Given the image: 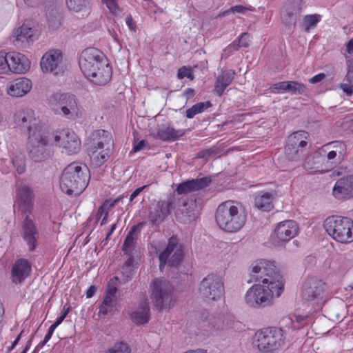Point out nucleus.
Wrapping results in <instances>:
<instances>
[{
  "label": "nucleus",
  "instance_id": "6ab92c4d",
  "mask_svg": "<svg viewBox=\"0 0 353 353\" xmlns=\"http://www.w3.org/2000/svg\"><path fill=\"white\" fill-rule=\"evenodd\" d=\"M174 201V196H168L167 200L159 201L155 208L149 212V221L152 224L161 223L170 214Z\"/></svg>",
  "mask_w": 353,
  "mask_h": 353
},
{
  "label": "nucleus",
  "instance_id": "338daca9",
  "mask_svg": "<svg viewBox=\"0 0 353 353\" xmlns=\"http://www.w3.org/2000/svg\"><path fill=\"white\" fill-rule=\"evenodd\" d=\"M145 145V141L144 140H141L137 144H135L133 148L134 152H137L141 150L144 148Z\"/></svg>",
  "mask_w": 353,
  "mask_h": 353
},
{
  "label": "nucleus",
  "instance_id": "a211bd4d",
  "mask_svg": "<svg viewBox=\"0 0 353 353\" xmlns=\"http://www.w3.org/2000/svg\"><path fill=\"white\" fill-rule=\"evenodd\" d=\"M54 141L63 147L68 154H76L79 152L81 141L74 131L63 129L54 136Z\"/></svg>",
  "mask_w": 353,
  "mask_h": 353
},
{
  "label": "nucleus",
  "instance_id": "3c124183",
  "mask_svg": "<svg viewBox=\"0 0 353 353\" xmlns=\"http://www.w3.org/2000/svg\"><path fill=\"white\" fill-rule=\"evenodd\" d=\"M287 81L276 83L270 87L272 93L287 92Z\"/></svg>",
  "mask_w": 353,
  "mask_h": 353
},
{
  "label": "nucleus",
  "instance_id": "0eeeda50",
  "mask_svg": "<svg viewBox=\"0 0 353 353\" xmlns=\"http://www.w3.org/2000/svg\"><path fill=\"white\" fill-rule=\"evenodd\" d=\"M48 104L54 111L68 119L75 120L82 117L81 108L73 94L54 93L49 97Z\"/></svg>",
  "mask_w": 353,
  "mask_h": 353
},
{
  "label": "nucleus",
  "instance_id": "ea45409f",
  "mask_svg": "<svg viewBox=\"0 0 353 353\" xmlns=\"http://www.w3.org/2000/svg\"><path fill=\"white\" fill-rule=\"evenodd\" d=\"M287 92L292 94H307L308 90L306 86L298 81H287Z\"/></svg>",
  "mask_w": 353,
  "mask_h": 353
},
{
  "label": "nucleus",
  "instance_id": "5701e85b",
  "mask_svg": "<svg viewBox=\"0 0 353 353\" xmlns=\"http://www.w3.org/2000/svg\"><path fill=\"white\" fill-rule=\"evenodd\" d=\"M8 71L14 73H24L30 68L28 59L23 54L16 52H10L6 54Z\"/></svg>",
  "mask_w": 353,
  "mask_h": 353
},
{
  "label": "nucleus",
  "instance_id": "680f3d73",
  "mask_svg": "<svg viewBox=\"0 0 353 353\" xmlns=\"http://www.w3.org/2000/svg\"><path fill=\"white\" fill-rule=\"evenodd\" d=\"M147 188V185H143L142 187L137 188L130 196L129 201L132 203L143 190Z\"/></svg>",
  "mask_w": 353,
  "mask_h": 353
},
{
  "label": "nucleus",
  "instance_id": "69168bd1",
  "mask_svg": "<svg viewBox=\"0 0 353 353\" xmlns=\"http://www.w3.org/2000/svg\"><path fill=\"white\" fill-rule=\"evenodd\" d=\"M44 0H23L24 3L30 7H37L43 2Z\"/></svg>",
  "mask_w": 353,
  "mask_h": 353
},
{
  "label": "nucleus",
  "instance_id": "c85d7f7f",
  "mask_svg": "<svg viewBox=\"0 0 353 353\" xmlns=\"http://www.w3.org/2000/svg\"><path fill=\"white\" fill-rule=\"evenodd\" d=\"M23 239L29 246V250L32 251L39 237L37 230L32 220L27 216L23 225Z\"/></svg>",
  "mask_w": 353,
  "mask_h": 353
},
{
  "label": "nucleus",
  "instance_id": "e2e57ef3",
  "mask_svg": "<svg viewBox=\"0 0 353 353\" xmlns=\"http://www.w3.org/2000/svg\"><path fill=\"white\" fill-rule=\"evenodd\" d=\"M325 77V74L324 73H319L313 77L310 78L309 79V82L311 83H316L318 82L321 81L323 79H324Z\"/></svg>",
  "mask_w": 353,
  "mask_h": 353
},
{
  "label": "nucleus",
  "instance_id": "8fccbe9b",
  "mask_svg": "<svg viewBox=\"0 0 353 353\" xmlns=\"http://www.w3.org/2000/svg\"><path fill=\"white\" fill-rule=\"evenodd\" d=\"M177 77L179 79L187 77L190 80H193L194 78L191 68L185 66H183L178 70Z\"/></svg>",
  "mask_w": 353,
  "mask_h": 353
},
{
  "label": "nucleus",
  "instance_id": "6e6d98bb",
  "mask_svg": "<svg viewBox=\"0 0 353 353\" xmlns=\"http://www.w3.org/2000/svg\"><path fill=\"white\" fill-rule=\"evenodd\" d=\"M122 198V196H120L113 200L107 199L101 205L108 212V210L114 207L119 201H120Z\"/></svg>",
  "mask_w": 353,
  "mask_h": 353
},
{
  "label": "nucleus",
  "instance_id": "cd10ccee",
  "mask_svg": "<svg viewBox=\"0 0 353 353\" xmlns=\"http://www.w3.org/2000/svg\"><path fill=\"white\" fill-rule=\"evenodd\" d=\"M31 267L27 260L18 259L12 268V279L14 283L22 282L30 274Z\"/></svg>",
  "mask_w": 353,
  "mask_h": 353
},
{
  "label": "nucleus",
  "instance_id": "37998d69",
  "mask_svg": "<svg viewBox=\"0 0 353 353\" xmlns=\"http://www.w3.org/2000/svg\"><path fill=\"white\" fill-rule=\"evenodd\" d=\"M211 106L210 101L200 102L194 105L186 110V117L188 119L193 118L196 114L202 112L205 109Z\"/></svg>",
  "mask_w": 353,
  "mask_h": 353
},
{
  "label": "nucleus",
  "instance_id": "6e6552de",
  "mask_svg": "<svg viewBox=\"0 0 353 353\" xmlns=\"http://www.w3.org/2000/svg\"><path fill=\"white\" fill-rule=\"evenodd\" d=\"M327 233L334 240L342 243L353 241V221L347 217L331 216L323 223Z\"/></svg>",
  "mask_w": 353,
  "mask_h": 353
},
{
  "label": "nucleus",
  "instance_id": "39448f33",
  "mask_svg": "<svg viewBox=\"0 0 353 353\" xmlns=\"http://www.w3.org/2000/svg\"><path fill=\"white\" fill-rule=\"evenodd\" d=\"M50 138L49 132L42 127H36L28 135L27 150L29 157L41 162L50 156Z\"/></svg>",
  "mask_w": 353,
  "mask_h": 353
},
{
  "label": "nucleus",
  "instance_id": "bf43d9fd",
  "mask_svg": "<svg viewBox=\"0 0 353 353\" xmlns=\"http://www.w3.org/2000/svg\"><path fill=\"white\" fill-rule=\"evenodd\" d=\"M106 4L110 11L112 13H115L118 10V6L114 0H103Z\"/></svg>",
  "mask_w": 353,
  "mask_h": 353
},
{
  "label": "nucleus",
  "instance_id": "a19ab883",
  "mask_svg": "<svg viewBox=\"0 0 353 353\" xmlns=\"http://www.w3.org/2000/svg\"><path fill=\"white\" fill-rule=\"evenodd\" d=\"M250 42V35L248 33H242L238 40L233 41L228 46L225 50L230 52L232 50H238L240 48H246Z\"/></svg>",
  "mask_w": 353,
  "mask_h": 353
},
{
  "label": "nucleus",
  "instance_id": "412c9836",
  "mask_svg": "<svg viewBox=\"0 0 353 353\" xmlns=\"http://www.w3.org/2000/svg\"><path fill=\"white\" fill-rule=\"evenodd\" d=\"M333 196L338 199L353 198V174L339 179L332 189Z\"/></svg>",
  "mask_w": 353,
  "mask_h": 353
},
{
  "label": "nucleus",
  "instance_id": "ddd939ff",
  "mask_svg": "<svg viewBox=\"0 0 353 353\" xmlns=\"http://www.w3.org/2000/svg\"><path fill=\"white\" fill-rule=\"evenodd\" d=\"M325 283L316 278L307 279L304 283L301 296L303 300L313 306L321 305L325 302Z\"/></svg>",
  "mask_w": 353,
  "mask_h": 353
},
{
  "label": "nucleus",
  "instance_id": "2eb2a0df",
  "mask_svg": "<svg viewBox=\"0 0 353 353\" xmlns=\"http://www.w3.org/2000/svg\"><path fill=\"white\" fill-rule=\"evenodd\" d=\"M106 62V59L102 52L94 48H89L82 51L79 64L81 72L86 77Z\"/></svg>",
  "mask_w": 353,
  "mask_h": 353
},
{
  "label": "nucleus",
  "instance_id": "f03ea898",
  "mask_svg": "<svg viewBox=\"0 0 353 353\" xmlns=\"http://www.w3.org/2000/svg\"><path fill=\"white\" fill-rule=\"evenodd\" d=\"M90 178L88 167L74 162L63 170L60 179V188L69 195H78L87 187Z\"/></svg>",
  "mask_w": 353,
  "mask_h": 353
},
{
  "label": "nucleus",
  "instance_id": "c756f323",
  "mask_svg": "<svg viewBox=\"0 0 353 353\" xmlns=\"http://www.w3.org/2000/svg\"><path fill=\"white\" fill-rule=\"evenodd\" d=\"M235 75L233 70H225L217 76L215 83L214 92L221 97L225 88L232 82Z\"/></svg>",
  "mask_w": 353,
  "mask_h": 353
},
{
  "label": "nucleus",
  "instance_id": "de8ad7c7",
  "mask_svg": "<svg viewBox=\"0 0 353 353\" xmlns=\"http://www.w3.org/2000/svg\"><path fill=\"white\" fill-rule=\"evenodd\" d=\"M325 151H327V154L326 155V159L327 161V166L326 171L332 169L335 165L339 163L341 161H338V154L336 153V151H332L331 150H324Z\"/></svg>",
  "mask_w": 353,
  "mask_h": 353
},
{
  "label": "nucleus",
  "instance_id": "13d9d810",
  "mask_svg": "<svg viewBox=\"0 0 353 353\" xmlns=\"http://www.w3.org/2000/svg\"><path fill=\"white\" fill-rule=\"evenodd\" d=\"M70 310V307H69V306L67 307L66 305H64L60 316L57 319L55 322L58 325H60L63 322L64 319L66 317V316L69 313Z\"/></svg>",
  "mask_w": 353,
  "mask_h": 353
},
{
  "label": "nucleus",
  "instance_id": "72a5a7b5",
  "mask_svg": "<svg viewBox=\"0 0 353 353\" xmlns=\"http://www.w3.org/2000/svg\"><path fill=\"white\" fill-rule=\"evenodd\" d=\"M142 224H143V223H140L137 225H134L125 237L122 248V250L125 254H130L134 250L137 238V234L136 233V231L138 230L139 225Z\"/></svg>",
  "mask_w": 353,
  "mask_h": 353
},
{
  "label": "nucleus",
  "instance_id": "4468645a",
  "mask_svg": "<svg viewBox=\"0 0 353 353\" xmlns=\"http://www.w3.org/2000/svg\"><path fill=\"white\" fill-rule=\"evenodd\" d=\"M200 296L205 301L219 300L224 293L223 283L219 276L210 274L200 283L199 287Z\"/></svg>",
  "mask_w": 353,
  "mask_h": 353
},
{
  "label": "nucleus",
  "instance_id": "e433bc0d",
  "mask_svg": "<svg viewBox=\"0 0 353 353\" xmlns=\"http://www.w3.org/2000/svg\"><path fill=\"white\" fill-rule=\"evenodd\" d=\"M117 300L104 296L103 300L99 307V316L113 314Z\"/></svg>",
  "mask_w": 353,
  "mask_h": 353
},
{
  "label": "nucleus",
  "instance_id": "bb28decb",
  "mask_svg": "<svg viewBox=\"0 0 353 353\" xmlns=\"http://www.w3.org/2000/svg\"><path fill=\"white\" fill-rule=\"evenodd\" d=\"M86 77L96 85H104L112 77V68L106 62L93 70L91 74H88Z\"/></svg>",
  "mask_w": 353,
  "mask_h": 353
},
{
  "label": "nucleus",
  "instance_id": "f8f14e48",
  "mask_svg": "<svg viewBox=\"0 0 353 353\" xmlns=\"http://www.w3.org/2000/svg\"><path fill=\"white\" fill-rule=\"evenodd\" d=\"M173 208H176V218L183 223L194 221L198 215L196 198L188 195L176 197L174 196Z\"/></svg>",
  "mask_w": 353,
  "mask_h": 353
},
{
  "label": "nucleus",
  "instance_id": "864d4df0",
  "mask_svg": "<svg viewBox=\"0 0 353 353\" xmlns=\"http://www.w3.org/2000/svg\"><path fill=\"white\" fill-rule=\"evenodd\" d=\"M249 10H251L250 7H246V6H243L241 5H237V6L231 7L230 10H228L225 12V13L228 14L230 12H233V13L237 12V13L244 14L247 11H249Z\"/></svg>",
  "mask_w": 353,
  "mask_h": 353
},
{
  "label": "nucleus",
  "instance_id": "20e7f679",
  "mask_svg": "<svg viewBox=\"0 0 353 353\" xmlns=\"http://www.w3.org/2000/svg\"><path fill=\"white\" fill-rule=\"evenodd\" d=\"M283 291V282L272 281L270 284H254L247 291L245 300L251 307H265L272 304L274 298L279 297Z\"/></svg>",
  "mask_w": 353,
  "mask_h": 353
},
{
  "label": "nucleus",
  "instance_id": "f3484780",
  "mask_svg": "<svg viewBox=\"0 0 353 353\" xmlns=\"http://www.w3.org/2000/svg\"><path fill=\"white\" fill-rule=\"evenodd\" d=\"M299 228L293 220H285L279 223L274 228L272 241L275 245L289 241L298 234Z\"/></svg>",
  "mask_w": 353,
  "mask_h": 353
},
{
  "label": "nucleus",
  "instance_id": "9b49d317",
  "mask_svg": "<svg viewBox=\"0 0 353 353\" xmlns=\"http://www.w3.org/2000/svg\"><path fill=\"white\" fill-rule=\"evenodd\" d=\"M150 288L152 301L158 310H161L170 304L172 301L173 287L168 281L155 279L151 283Z\"/></svg>",
  "mask_w": 353,
  "mask_h": 353
},
{
  "label": "nucleus",
  "instance_id": "b1692460",
  "mask_svg": "<svg viewBox=\"0 0 353 353\" xmlns=\"http://www.w3.org/2000/svg\"><path fill=\"white\" fill-rule=\"evenodd\" d=\"M211 183L209 177L197 178L180 183L176 190V194H172L176 197L186 195L187 193L197 191L206 188Z\"/></svg>",
  "mask_w": 353,
  "mask_h": 353
},
{
  "label": "nucleus",
  "instance_id": "2f4dec72",
  "mask_svg": "<svg viewBox=\"0 0 353 353\" xmlns=\"http://www.w3.org/2000/svg\"><path fill=\"white\" fill-rule=\"evenodd\" d=\"M273 199L272 193L261 192L255 196L254 205L257 208L263 211H270L273 208Z\"/></svg>",
  "mask_w": 353,
  "mask_h": 353
},
{
  "label": "nucleus",
  "instance_id": "473e14b6",
  "mask_svg": "<svg viewBox=\"0 0 353 353\" xmlns=\"http://www.w3.org/2000/svg\"><path fill=\"white\" fill-rule=\"evenodd\" d=\"M184 130H176L172 127H165L158 130L157 134L160 139L168 141H174L183 136Z\"/></svg>",
  "mask_w": 353,
  "mask_h": 353
},
{
  "label": "nucleus",
  "instance_id": "7c9ffc66",
  "mask_svg": "<svg viewBox=\"0 0 353 353\" xmlns=\"http://www.w3.org/2000/svg\"><path fill=\"white\" fill-rule=\"evenodd\" d=\"M150 307L147 299L141 301L137 308L130 314L132 321L137 325L147 323L150 319Z\"/></svg>",
  "mask_w": 353,
  "mask_h": 353
},
{
  "label": "nucleus",
  "instance_id": "aec40b11",
  "mask_svg": "<svg viewBox=\"0 0 353 353\" xmlns=\"http://www.w3.org/2000/svg\"><path fill=\"white\" fill-rule=\"evenodd\" d=\"M14 122L21 130L27 129L28 135L36 127H41L34 117L32 110H19L14 114Z\"/></svg>",
  "mask_w": 353,
  "mask_h": 353
},
{
  "label": "nucleus",
  "instance_id": "4d7b16f0",
  "mask_svg": "<svg viewBox=\"0 0 353 353\" xmlns=\"http://www.w3.org/2000/svg\"><path fill=\"white\" fill-rule=\"evenodd\" d=\"M117 289L115 286L109 285L105 291L104 296L117 300L116 293Z\"/></svg>",
  "mask_w": 353,
  "mask_h": 353
},
{
  "label": "nucleus",
  "instance_id": "1a4fd4ad",
  "mask_svg": "<svg viewBox=\"0 0 353 353\" xmlns=\"http://www.w3.org/2000/svg\"><path fill=\"white\" fill-rule=\"evenodd\" d=\"M184 258V245L179 238L172 235L168 239L165 249L159 253V268L161 270L166 264L177 268Z\"/></svg>",
  "mask_w": 353,
  "mask_h": 353
},
{
  "label": "nucleus",
  "instance_id": "f257e3e1",
  "mask_svg": "<svg viewBox=\"0 0 353 353\" xmlns=\"http://www.w3.org/2000/svg\"><path fill=\"white\" fill-rule=\"evenodd\" d=\"M247 216L244 206L239 202L231 200L219 204L215 214L219 228L228 232L239 231L244 226Z\"/></svg>",
  "mask_w": 353,
  "mask_h": 353
},
{
  "label": "nucleus",
  "instance_id": "f704fd0d",
  "mask_svg": "<svg viewBox=\"0 0 353 353\" xmlns=\"http://www.w3.org/2000/svg\"><path fill=\"white\" fill-rule=\"evenodd\" d=\"M16 40L21 42H30L34 39V30L26 24H23L14 32Z\"/></svg>",
  "mask_w": 353,
  "mask_h": 353
},
{
  "label": "nucleus",
  "instance_id": "7ed1b4c3",
  "mask_svg": "<svg viewBox=\"0 0 353 353\" xmlns=\"http://www.w3.org/2000/svg\"><path fill=\"white\" fill-rule=\"evenodd\" d=\"M87 151L92 163L100 166L105 162L113 146L111 134L104 130L92 132L85 143Z\"/></svg>",
  "mask_w": 353,
  "mask_h": 353
},
{
  "label": "nucleus",
  "instance_id": "423d86ee",
  "mask_svg": "<svg viewBox=\"0 0 353 353\" xmlns=\"http://www.w3.org/2000/svg\"><path fill=\"white\" fill-rule=\"evenodd\" d=\"M254 338L258 349L264 353H270L281 349L286 336L281 327H268L257 330Z\"/></svg>",
  "mask_w": 353,
  "mask_h": 353
},
{
  "label": "nucleus",
  "instance_id": "393cba45",
  "mask_svg": "<svg viewBox=\"0 0 353 353\" xmlns=\"http://www.w3.org/2000/svg\"><path fill=\"white\" fill-rule=\"evenodd\" d=\"M61 61V52L58 50H51L43 56L40 63L41 68L43 72H52L57 68Z\"/></svg>",
  "mask_w": 353,
  "mask_h": 353
},
{
  "label": "nucleus",
  "instance_id": "dca6fc26",
  "mask_svg": "<svg viewBox=\"0 0 353 353\" xmlns=\"http://www.w3.org/2000/svg\"><path fill=\"white\" fill-rule=\"evenodd\" d=\"M307 133L305 131H297L288 137L285 147V157L292 161H299L303 155L305 148L307 145Z\"/></svg>",
  "mask_w": 353,
  "mask_h": 353
},
{
  "label": "nucleus",
  "instance_id": "052dcab7",
  "mask_svg": "<svg viewBox=\"0 0 353 353\" xmlns=\"http://www.w3.org/2000/svg\"><path fill=\"white\" fill-rule=\"evenodd\" d=\"M52 336V334L48 332V333L46 334L43 341H41L37 345V346L35 347L33 353H36V352H37L40 348H42L46 344V343L50 339Z\"/></svg>",
  "mask_w": 353,
  "mask_h": 353
},
{
  "label": "nucleus",
  "instance_id": "a18cd8bd",
  "mask_svg": "<svg viewBox=\"0 0 353 353\" xmlns=\"http://www.w3.org/2000/svg\"><path fill=\"white\" fill-rule=\"evenodd\" d=\"M86 0H66L68 8L75 12L81 11L86 7Z\"/></svg>",
  "mask_w": 353,
  "mask_h": 353
},
{
  "label": "nucleus",
  "instance_id": "9d476101",
  "mask_svg": "<svg viewBox=\"0 0 353 353\" xmlns=\"http://www.w3.org/2000/svg\"><path fill=\"white\" fill-rule=\"evenodd\" d=\"M251 282H259L262 284H270L273 282H283L281 276L276 271V268L273 262L261 260L252 265L250 273Z\"/></svg>",
  "mask_w": 353,
  "mask_h": 353
},
{
  "label": "nucleus",
  "instance_id": "4c0bfd02",
  "mask_svg": "<svg viewBox=\"0 0 353 353\" xmlns=\"http://www.w3.org/2000/svg\"><path fill=\"white\" fill-rule=\"evenodd\" d=\"M319 159H321V155L318 152L307 156L303 165L304 169L311 172L324 171V170H320V168L316 165Z\"/></svg>",
  "mask_w": 353,
  "mask_h": 353
},
{
  "label": "nucleus",
  "instance_id": "774afa93",
  "mask_svg": "<svg viewBox=\"0 0 353 353\" xmlns=\"http://www.w3.org/2000/svg\"><path fill=\"white\" fill-rule=\"evenodd\" d=\"M353 76V59L349 61L347 65V72L346 77H352Z\"/></svg>",
  "mask_w": 353,
  "mask_h": 353
},
{
  "label": "nucleus",
  "instance_id": "c9c22d12",
  "mask_svg": "<svg viewBox=\"0 0 353 353\" xmlns=\"http://www.w3.org/2000/svg\"><path fill=\"white\" fill-rule=\"evenodd\" d=\"M19 203L21 208L28 210L31 204L32 193L30 188L27 186L21 187L18 191Z\"/></svg>",
  "mask_w": 353,
  "mask_h": 353
},
{
  "label": "nucleus",
  "instance_id": "5fc2aeb1",
  "mask_svg": "<svg viewBox=\"0 0 353 353\" xmlns=\"http://www.w3.org/2000/svg\"><path fill=\"white\" fill-rule=\"evenodd\" d=\"M8 63L6 59V54L0 52V74L8 72Z\"/></svg>",
  "mask_w": 353,
  "mask_h": 353
},
{
  "label": "nucleus",
  "instance_id": "603ef678",
  "mask_svg": "<svg viewBox=\"0 0 353 353\" xmlns=\"http://www.w3.org/2000/svg\"><path fill=\"white\" fill-rule=\"evenodd\" d=\"M12 165L16 168V170L19 174H22L26 170V164L23 159L15 158L12 160Z\"/></svg>",
  "mask_w": 353,
  "mask_h": 353
},
{
  "label": "nucleus",
  "instance_id": "79ce46f5",
  "mask_svg": "<svg viewBox=\"0 0 353 353\" xmlns=\"http://www.w3.org/2000/svg\"><path fill=\"white\" fill-rule=\"evenodd\" d=\"M321 17V15L317 14L305 15L303 19L301 26L305 31L307 32L310 28L316 26L317 23L320 21Z\"/></svg>",
  "mask_w": 353,
  "mask_h": 353
},
{
  "label": "nucleus",
  "instance_id": "a878e982",
  "mask_svg": "<svg viewBox=\"0 0 353 353\" xmlns=\"http://www.w3.org/2000/svg\"><path fill=\"white\" fill-rule=\"evenodd\" d=\"M32 88V82L27 78H19L9 83L7 93L14 97H21L26 94Z\"/></svg>",
  "mask_w": 353,
  "mask_h": 353
},
{
  "label": "nucleus",
  "instance_id": "49530a36",
  "mask_svg": "<svg viewBox=\"0 0 353 353\" xmlns=\"http://www.w3.org/2000/svg\"><path fill=\"white\" fill-rule=\"evenodd\" d=\"M131 349L129 345L123 342L116 343L111 348L108 349L106 353H130Z\"/></svg>",
  "mask_w": 353,
  "mask_h": 353
},
{
  "label": "nucleus",
  "instance_id": "4be33fe9",
  "mask_svg": "<svg viewBox=\"0 0 353 353\" xmlns=\"http://www.w3.org/2000/svg\"><path fill=\"white\" fill-rule=\"evenodd\" d=\"M301 12L300 0H288L281 14L282 21L287 26H295Z\"/></svg>",
  "mask_w": 353,
  "mask_h": 353
},
{
  "label": "nucleus",
  "instance_id": "09e8293b",
  "mask_svg": "<svg viewBox=\"0 0 353 353\" xmlns=\"http://www.w3.org/2000/svg\"><path fill=\"white\" fill-rule=\"evenodd\" d=\"M339 87L347 95H351L353 93V76L352 77H345Z\"/></svg>",
  "mask_w": 353,
  "mask_h": 353
},
{
  "label": "nucleus",
  "instance_id": "0e129e2a",
  "mask_svg": "<svg viewBox=\"0 0 353 353\" xmlns=\"http://www.w3.org/2000/svg\"><path fill=\"white\" fill-rule=\"evenodd\" d=\"M125 22L131 30H132V31L136 30V25L133 21L132 16L128 15L125 19Z\"/></svg>",
  "mask_w": 353,
  "mask_h": 353
},
{
  "label": "nucleus",
  "instance_id": "c03bdc74",
  "mask_svg": "<svg viewBox=\"0 0 353 353\" xmlns=\"http://www.w3.org/2000/svg\"><path fill=\"white\" fill-rule=\"evenodd\" d=\"M209 327L214 331L225 330L229 327L228 321L225 322V320L221 316H214L209 320Z\"/></svg>",
  "mask_w": 353,
  "mask_h": 353
},
{
  "label": "nucleus",
  "instance_id": "58836bf2",
  "mask_svg": "<svg viewBox=\"0 0 353 353\" xmlns=\"http://www.w3.org/2000/svg\"><path fill=\"white\" fill-rule=\"evenodd\" d=\"M324 150L336 151L338 154V161H342L346 153V145L341 141H333L323 146Z\"/></svg>",
  "mask_w": 353,
  "mask_h": 353
}]
</instances>
